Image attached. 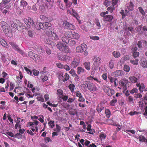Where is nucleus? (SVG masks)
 Here are the masks:
<instances>
[{
	"label": "nucleus",
	"instance_id": "obj_17",
	"mask_svg": "<svg viewBox=\"0 0 147 147\" xmlns=\"http://www.w3.org/2000/svg\"><path fill=\"white\" fill-rule=\"evenodd\" d=\"M80 142L82 144L83 146H88L90 144V142L87 140H84L83 139H82L80 140Z\"/></svg>",
	"mask_w": 147,
	"mask_h": 147
},
{
	"label": "nucleus",
	"instance_id": "obj_45",
	"mask_svg": "<svg viewBox=\"0 0 147 147\" xmlns=\"http://www.w3.org/2000/svg\"><path fill=\"white\" fill-rule=\"evenodd\" d=\"M121 11V12L120 11V13L122 15V18H123L127 14L126 13L128 12V11L127 10H125V12H124L123 10H122Z\"/></svg>",
	"mask_w": 147,
	"mask_h": 147
},
{
	"label": "nucleus",
	"instance_id": "obj_23",
	"mask_svg": "<svg viewBox=\"0 0 147 147\" xmlns=\"http://www.w3.org/2000/svg\"><path fill=\"white\" fill-rule=\"evenodd\" d=\"M56 46L57 48L59 49V50L63 51V49L66 48L67 47H64L63 46V44H61L60 43H59Z\"/></svg>",
	"mask_w": 147,
	"mask_h": 147
},
{
	"label": "nucleus",
	"instance_id": "obj_41",
	"mask_svg": "<svg viewBox=\"0 0 147 147\" xmlns=\"http://www.w3.org/2000/svg\"><path fill=\"white\" fill-rule=\"evenodd\" d=\"M138 9H139V11L141 14H142L143 16H144L145 15L146 13L142 7H138Z\"/></svg>",
	"mask_w": 147,
	"mask_h": 147
},
{
	"label": "nucleus",
	"instance_id": "obj_59",
	"mask_svg": "<svg viewBox=\"0 0 147 147\" xmlns=\"http://www.w3.org/2000/svg\"><path fill=\"white\" fill-rule=\"evenodd\" d=\"M41 77L42 81L43 82L47 81L48 80V77L47 76H42Z\"/></svg>",
	"mask_w": 147,
	"mask_h": 147
},
{
	"label": "nucleus",
	"instance_id": "obj_39",
	"mask_svg": "<svg viewBox=\"0 0 147 147\" xmlns=\"http://www.w3.org/2000/svg\"><path fill=\"white\" fill-rule=\"evenodd\" d=\"M17 51L19 53L24 57H26V55L25 53L22 50L19 49V48L18 49Z\"/></svg>",
	"mask_w": 147,
	"mask_h": 147
},
{
	"label": "nucleus",
	"instance_id": "obj_60",
	"mask_svg": "<svg viewBox=\"0 0 147 147\" xmlns=\"http://www.w3.org/2000/svg\"><path fill=\"white\" fill-rule=\"evenodd\" d=\"M107 73L103 74L102 75V79L105 80L106 82H107Z\"/></svg>",
	"mask_w": 147,
	"mask_h": 147
},
{
	"label": "nucleus",
	"instance_id": "obj_8",
	"mask_svg": "<svg viewBox=\"0 0 147 147\" xmlns=\"http://www.w3.org/2000/svg\"><path fill=\"white\" fill-rule=\"evenodd\" d=\"M80 60L79 58H76L74 59L71 64V67L72 68H76L79 65Z\"/></svg>",
	"mask_w": 147,
	"mask_h": 147
},
{
	"label": "nucleus",
	"instance_id": "obj_55",
	"mask_svg": "<svg viewBox=\"0 0 147 147\" xmlns=\"http://www.w3.org/2000/svg\"><path fill=\"white\" fill-rule=\"evenodd\" d=\"M18 127H19L20 128H21V125L20 124V121H19L18 122L16 123L15 125V127L16 129H17Z\"/></svg>",
	"mask_w": 147,
	"mask_h": 147
},
{
	"label": "nucleus",
	"instance_id": "obj_16",
	"mask_svg": "<svg viewBox=\"0 0 147 147\" xmlns=\"http://www.w3.org/2000/svg\"><path fill=\"white\" fill-rule=\"evenodd\" d=\"M1 59L6 64H9L10 61L9 58L7 57V56L5 55V54H3L1 57Z\"/></svg>",
	"mask_w": 147,
	"mask_h": 147
},
{
	"label": "nucleus",
	"instance_id": "obj_12",
	"mask_svg": "<svg viewBox=\"0 0 147 147\" xmlns=\"http://www.w3.org/2000/svg\"><path fill=\"white\" fill-rule=\"evenodd\" d=\"M86 46V45H82V46H79L76 47V51L78 53H82L84 52V51H85L86 47L84 45Z\"/></svg>",
	"mask_w": 147,
	"mask_h": 147
},
{
	"label": "nucleus",
	"instance_id": "obj_21",
	"mask_svg": "<svg viewBox=\"0 0 147 147\" xmlns=\"http://www.w3.org/2000/svg\"><path fill=\"white\" fill-rule=\"evenodd\" d=\"M71 38H74L76 39H78L80 37V35L74 32H73L72 34Z\"/></svg>",
	"mask_w": 147,
	"mask_h": 147
},
{
	"label": "nucleus",
	"instance_id": "obj_64",
	"mask_svg": "<svg viewBox=\"0 0 147 147\" xmlns=\"http://www.w3.org/2000/svg\"><path fill=\"white\" fill-rule=\"evenodd\" d=\"M138 91V89L136 88H134L133 89H132V90H131L130 91V92L132 94H133L134 93H136Z\"/></svg>",
	"mask_w": 147,
	"mask_h": 147
},
{
	"label": "nucleus",
	"instance_id": "obj_63",
	"mask_svg": "<svg viewBox=\"0 0 147 147\" xmlns=\"http://www.w3.org/2000/svg\"><path fill=\"white\" fill-rule=\"evenodd\" d=\"M64 57V61H69L70 60V57L68 56L65 55Z\"/></svg>",
	"mask_w": 147,
	"mask_h": 147
},
{
	"label": "nucleus",
	"instance_id": "obj_36",
	"mask_svg": "<svg viewBox=\"0 0 147 147\" xmlns=\"http://www.w3.org/2000/svg\"><path fill=\"white\" fill-rule=\"evenodd\" d=\"M112 54L115 58H118L119 57V51H114L113 52Z\"/></svg>",
	"mask_w": 147,
	"mask_h": 147
},
{
	"label": "nucleus",
	"instance_id": "obj_26",
	"mask_svg": "<svg viewBox=\"0 0 147 147\" xmlns=\"http://www.w3.org/2000/svg\"><path fill=\"white\" fill-rule=\"evenodd\" d=\"M84 65L85 68L88 70L90 69V63L89 62H86L84 63Z\"/></svg>",
	"mask_w": 147,
	"mask_h": 147
},
{
	"label": "nucleus",
	"instance_id": "obj_32",
	"mask_svg": "<svg viewBox=\"0 0 147 147\" xmlns=\"http://www.w3.org/2000/svg\"><path fill=\"white\" fill-rule=\"evenodd\" d=\"M106 136V134L104 133L101 132L100 135L99 137L100 140L102 141L103 140H105V139Z\"/></svg>",
	"mask_w": 147,
	"mask_h": 147
},
{
	"label": "nucleus",
	"instance_id": "obj_42",
	"mask_svg": "<svg viewBox=\"0 0 147 147\" xmlns=\"http://www.w3.org/2000/svg\"><path fill=\"white\" fill-rule=\"evenodd\" d=\"M114 99L111 100L110 102V104L111 106H114L115 104V103L117 102V100L115 99L114 96H113Z\"/></svg>",
	"mask_w": 147,
	"mask_h": 147
},
{
	"label": "nucleus",
	"instance_id": "obj_61",
	"mask_svg": "<svg viewBox=\"0 0 147 147\" xmlns=\"http://www.w3.org/2000/svg\"><path fill=\"white\" fill-rule=\"evenodd\" d=\"M33 74L35 76H38V75L39 72L37 70L34 69L32 70Z\"/></svg>",
	"mask_w": 147,
	"mask_h": 147
},
{
	"label": "nucleus",
	"instance_id": "obj_28",
	"mask_svg": "<svg viewBox=\"0 0 147 147\" xmlns=\"http://www.w3.org/2000/svg\"><path fill=\"white\" fill-rule=\"evenodd\" d=\"M115 94V92L113 89L110 88L107 92V94L109 96H111Z\"/></svg>",
	"mask_w": 147,
	"mask_h": 147
},
{
	"label": "nucleus",
	"instance_id": "obj_5",
	"mask_svg": "<svg viewBox=\"0 0 147 147\" xmlns=\"http://www.w3.org/2000/svg\"><path fill=\"white\" fill-rule=\"evenodd\" d=\"M87 85V89L91 91H95L97 90L95 85L89 81H88Z\"/></svg>",
	"mask_w": 147,
	"mask_h": 147
},
{
	"label": "nucleus",
	"instance_id": "obj_38",
	"mask_svg": "<svg viewBox=\"0 0 147 147\" xmlns=\"http://www.w3.org/2000/svg\"><path fill=\"white\" fill-rule=\"evenodd\" d=\"M111 1L109 0H105L103 3V5L106 7H108L111 4Z\"/></svg>",
	"mask_w": 147,
	"mask_h": 147
},
{
	"label": "nucleus",
	"instance_id": "obj_6",
	"mask_svg": "<svg viewBox=\"0 0 147 147\" xmlns=\"http://www.w3.org/2000/svg\"><path fill=\"white\" fill-rule=\"evenodd\" d=\"M13 24L11 23V27L14 28H18V26L20 27L22 26V24L20 22L16 19H13L12 20V22Z\"/></svg>",
	"mask_w": 147,
	"mask_h": 147
},
{
	"label": "nucleus",
	"instance_id": "obj_48",
	"mask_svg": "<svg viewBox=\"0 0 147 147\" xmlns=\"http://www.w3.org/2000/svg\"><path fill=\"white\" fill-rule=\"evenodd\" d=\"M65 55L61 54L60 55H58L57 57V58L59 60H61V61H64V59Z\"/></svg>",
	"mask_w": 147,
	"mask_h": 147
},
{
	"label": "nucleus",
	"instance_id": "obj_1",
	"mask_svg": "<svg viewBox=\"0 0 147 147\" xmlns=\"http://www.w3.org/2000/svg\"><path fill=\"white\" fill-rule=\"evenodd\" d=\"M1 24L5 34L10 38L12 36V34L11 29L8 24L4 21H2Z\"/></svg>",
	"mask_w": 147,
	"mask_h": 147
},
{
	"label": "nucleus",
	"instance_id": "obj_43",
	"mask_svg": "<svg viewBox=\"0 0 147 147\" xmlns=\"http://www.w3.org/2000/svg\"><path fill=\"white\" fill-rule=\"evenodd\" d=\"M28 27L30 26L31 25H33V20L30 18H28Z\"/></svg>",
	"mask_w": 147,
	"mask_h": 147
},
{
	"label": "nucleus",
	"instance_id": "obj_50",
	"mask_svg": "<svg viewBox=\"0 0 147 147\" xmlns=\"http://www.w3.org/2000/svg\"><path fill=\"white\" fill-rule=\"evenodd\" d=\"M123 69L124 71L128 72L130 70L129 67V66L125 65Z\"/></svg>",
	"mask_w": 147,
	"mask_h": 147
},
{
	"label": "nucleus",
	"instance_id": "obj_40",
	"mask_svg": "<svg viewBox=\"0 0 147 147\" xmlns=\"http://www.w3.org/2000/svg\"><path fill=\"white\" fill-rule=\"evenodd\" d=\"M68 88L72 92L74 91L75 86L74 84H70L68 86Z\"/></svg>",
	"mask_w": 147,
	"mask_h": 147
},
{
	"label": "nucleus",
	"instance_id": "obj_47",
	"mask_svg": "<svg viewBox=\"0 0 147 147\" xmlns=\"http://www.w3.org/2000/svg\"><path fill=\"white\" fill-rule=\"evenodd\" d=\"M138 139L140 141L142 142H144L146 140L145 138L142 136H140L139 137Z\"/></svg>",
	"mask_w": 147,
	"mask_h": 147
},
{
	"label": "nucleus",
	"instance_id": "obj_15",
	"mask_svg": "<svg viewBox=\"0 0 147 147\" xmlns=\"http://www.w3.org/2000/svg\"><path fill=\"white\" fill-rule=\"evenodd\" d=\"M140 61V64L143 67L146 68L147 67V61L145 58H142Z\"/></svg>",
	"mask_w": 147,
	"mask_h": 147
},
{
	"label": "nucleus",
	"instance_id": "obj_37",
	"mask_svg": "<svg viewBox=\"0 0 147 147\" xmlns=\"http://www.w3.org/2000/svg\"><path fill=\"white\" fill-rule=\"evenodd\" d=\"M6 4L1 2L0 4V10H2L4 9V8H6L7 6L6 5Z\"/></svg>",
	"mask_w": 147,
	"mask_h": 147
},
{
	"label": "nucleus",
	"instance_id": "obj_9",
	"mask_svg": "<svg viewBox=\"0 0 147 147\" xmlns=\"http://www.w3.org/2000/svg\"><path fill=\"white\" fill-rule=\"evenodd\" d=\"M108 78L109 79V81L110 82H114V86L116 88H119V87L118 86V83L117 82V80L116 78H113L111 76H108Z\"/></svg>",
	"mask_w": 147,
	"mask_h": 147
},
{
	"label": "nucleus",
	"instance_id": "obj_10",
	"mask_svg": "<svg viewBox=\"0 0 147 147\" xmlns=\"http://www.w3.org/2000/svg\"><path fill=\"white\" fill-rule=\"evenodd\" d=\"M102 17L103 21L105 23L111 22L113 18V17L112 16L109 15H107Z\"/></svg>",
	"mask_w": 147,
	"mask_h": 147
},
{
	"label": "nucleus",
	"instance_id": "obj_58",
	"mask_svg": "<svg viewBox=\"0 0 147 147\" xmlns=\"http://www.w3.org/2000/svg\"><path fill=\"white\" fill-rule=\"evenodd\" d=\"M109 11H106L105 12H102L100 13V16L101 17H104L105 16H106V14H107L109 13Z\"/></svg>",
	"mask_w": 147,
	"mask_h": 147
},
{
	"label": "nucleus",
	"instance_id": "obj_3",
	"mask_svg": "<svg viewBox=\"0 0 147 147\" xmlns=\"http://www.w3.org/2000/svg\"><path fill=\"white\" fill-rule=\"evenodd\" d=\"M62 25L65 28L67 29L74 30L75 28V26L74 25L66 21H63Z\"/></svg>",
	"mask_w": 147,
	"mask_h": 147
},
{
	"label": "nucleus",
	"instance_id": "obj_44",
	"mask_svg": "<svg viewBox=\"0 0 147 147\" xmlns=\"http://www.w3.org/2000/svg\"><path fill=\"white\" fill-rule=\"evenodd\" d=\"M54 121H51L48 123L49 126L51 128H53L54 126Z\"/></svg>",
	"mask_w": 147,
	"mask_h": 147
},
{
	"label": "nucleus",
	"instance_id": "obj_14",
	"mask_svg": "<svg viewBox=\"0 0 147 147\" xmlns=\"http://www.w3.org/2000/svg\"><path fill=\"white\" fill-rule=\"evenodd\" d=\"M28 55L34 61H36L37 59H38L37 57L35 56V55H36L32 51H29L28 53Z\"/></svg>",
	"mask_w": 147,
	"mask_h": 147
},
{
	"label": "nucleus",
	"instance_id": "obj_30",
	"mask_svg": "<svg viewBox=\"0 0 147 147\" xmlns=\"http://www.w3.org/2000/svg\"><path fill=\"white\" fill-rule=\"evenodd\" d=\"M88 81H86L84 82V83L82 84L81 85V88L83 90H85L86 88H87V83Z\"/></svg>",
	"mask_w": 147,
	"mask_h": 147
},
{
	"label": "nucleus",
	"instance_id": "obj_53",
	"mask_svg": "<svg viewBox=\"0 0 147 147\" xmlns=\"http://www.w3.org/2000/svg\"><path fill=\"white\" fill-rule=\"evenodd\" d=\"M110 88L106 86H103L102 87V89L105 92H107Z\"/></svg>",
	"mask_w": 147,
	"mask_h": 147
},
{
	"label": "nucleus",
	"instance_id": "obj_56",
	"mask_svg": "<svg viewBox=\"0 0 147 147\" xmlns=\"http://www.w3.org/2000/svg\"><path fill=\"white\" fill-rule=\"evenodd\" d=\"M24 69L28 74H30V75H32V72L29 69H28L26 67H24Z\"/></svg>",
	"mask_w": 147,
	"mask_h": 147
},
{
	"label": "nucleus",
	"instance_id": "obj_22",
	"mask_svg": "<svg viewBox=\"0 0 147 147\" xmlns=\"http://www.w3.org/2000/svg\"><path fill=\"white\" fill-rule=\"evenodd\" d=\"M72 13L71 15L74 17L76 18L77 20H78V18H79V16L78 14L77 13L76 11L73 9H72Z\"/></svg>",
	"mask_w": 147,
	"mask_h": 147
},
{
	"label": "nucleus",
	"instance_id": "obj_25",
	"mask_svg": "<svg viewBox=\"0 0 147 147\" xmlns=\"http://www.w3.org/2000/svg\"><path fill=\"white\" fill-rule=\"evenodd\" d=\"M9 43L11 45L12 48L16 51L19 48L18 46L13 42H9Z\"/></svg>",
	"mask_w": 147,
	"mask_h": 147
},
{
	"label": "nucleus",
	"instance_id": "obj_54",
	"mask_svg": "<svg viewBox=\"0 0 147 147\" xmlns=\"http://www.w3.org/2000/svg\"><path fill=\"white\" fill-rule=\"evenodd\" d=\"M109 66L111 69H112L114 66L113 61L111 60L110 61Z\"/></svg>",
	"mask_w": 147,
	"mask_h": 147
},
{
	"label": "nucleus",
	"instance_id": "obj_4",
	"mask_svg": "<svg viewBox=\"0 0 147 147\" xmlns=\"http://www.w3.org/2000/svg\"><path fill=\"white\" fill-rule=\"evenodd\" d=\"M38 25L40 28L44 30L47 29L51 26V24L48 22L42 23L40 22L39 23Z\"/></svg>",
	"mask_w": 147,
	"mask_h": 147
},
{
	"label": "nucleus",
	"instance_id": "obj_18",
	"mask_svg": "<svg viewBox=\"0 0 147 147\" xmlns=\"http://www.w3.org/2000/svg\"><path fill=\"white\" fill-rule=\"evenodd\" d=\"M104 109V107L102 105V104H100L97 105L96 110L98 113H100Z\"/></svg>",
	"mask_w": 147,
	"mask_h": 147
},
{
	"label": "nucleus",
	"instance_id": "obj_62",
	"mask_svg": "<svg viewBox=\"0 0 147 147\" xmlns=\"http://www.w3.org/2000/svg\"><path fill=\"white\" fill-rule=\"evenodd\" d=\"M56 129L55 130V131H57V132H60V131L61 129V127L60 126L57 124H56Z\"/></svg>",
	"mask_w": 147,
	"mask_h": 147
},
{
	"label": "nucleus",
	"instance_id": "obj_19",
	"mask_svg": "<svg viewBox=\"0 0 147 147\" xmlns=\"http://www.w3.org/2000/svg\"><path fill=\"white\" fill-rule=\"evenodd\" d=\"M94 22L97 28L98 29H99L101 28V26L99 20L98 18L95 19Z\"/></svg>",
	"mask_w": 147,
	"mask_h": 147
},
{
	"label": "nucleus",
	"instance_id": "obj_29",
	"mask_svg": "<svg viewBox=\"0 0 147 147\" xmlns=\"http://www.w3.org/2000/svg\"><path fill=\"white\" fill-rule=\"evenodd\" d=\"M72 32H73L72 31H67L64 33V36L67 37L71 38Z\"/></svg>",
	"mask_w": 147,
	"mask_h": 147
},
{
	"label": "nucleus",
	"instance_id": "obj_31",
	"mask_svg": "<svg viewBox=\"0 0 147 147\" xmlns=\"http://www.w3.org/2000/svg\"><path fill=\"white\" fill-rule=\"evenodd\" d=\"M84 69L80 67H79L77 68V73L78 74H80L81 73H84Z\"/></svg>",
	"mask_w": 147,
	"mask_h": 147
},
{
	"label": "nucleus",
	"instance_id": "obj_35",
	"mask_svg": "<svg viewBox=\"0 0 147 147\" xmlns=\"http://www.w3.org/2000/svg\"><path fill=\"white\" fill-rule=\"evenodd\" d=\"M76 42L72 39H70L67 45L70 46H74L76 44Z\"/></svg>",
	"mask_w": 147,
	"mask_h": 147
},
{
	"label": "nucleus",
	"instance_id": "obj_52",
	"mask_svg": "<svg viewBox=\"0 0 147 147\" xmlns=\"http://www.w3.org/2000/svg\"><path fill=\"white\" fill-rule=\"evenodd\" d=\"M72 4V2H68L65 3V7L67 8H69Z\"/></svg>",
	"mask_w": 147,
	"mask_h": 147
},
{
	"label": "nucleus",
	"instance_id": "obj_51",
	"mask_svg": "<svg viewBox=\"0 0 147 147\" xmlns=\"http://www.w3.org/2000/svg\"><path fill=\"white\" fill-rule=\"evenodd\" d=\"M138 59H136L135 60H131L130 62L133 64L135 65H137L138 64Z\"/></svg>",
	"mask_w": 147,
	"mask_h": 147
},
{
	"label": "nucleus",
	"instance_id": "obj_33",
	"mask_svg": "<svg viewBox=\"0 0 147 147\" xmlns=\"http://www.w3.org/2000/svg\"><path fill=\"white\" fill-rule=\"evenodd\" d=\"M115 10L114 6L112 5L110 7H108L107 9V10L110 13H112L113 11Z\"/></svg>",
	"mask_w": 147,
	"mask_h": 147
},
{
	"label": "nucleus",
	"instance_id": "obj_20",
	"mask_svg": "<svg viewBox=\"0 0 147 147\" xmlns=\"http://www.w3.org/2000/svg\"><path fill=\"white\" fill-rule=\"evenodd\" d=\"M0 44L4 47L7 48L8 47L6 42L3 39L0 38Z\"/></svg>",
	"mask_w": 147,
	"mask_h": 147
},
{
	"label": "nucleus",
	"instance_id": "obj_2",
	"mask_svg": "<svg viewBox=\"0 0 147 147\" xmlns=\"http://www.w3.org/2000/svg\"><path fill=\"white\" fill-rule=\"evenodd\" d=\"M127 82L128 81L125 79H122L121 82L122 87L120 88V89H121L126 96H128L129 95L128 90H127L126 85Z\"/></svg>",
	"mask_w": 147,
	"mask_h": 147
},
{
	"label": "nucleus",
	"instance_id": "obj_13",
	"mask_svg": "<svg viewBox=\"0 0 147 147\" xmlns=\"http://www.w3.org/2000/svg\"><path fill=\"white\" fill-rule=\"evenodd\" d=\"M65 36H63L61 38V40L63 42V47H67L66 45H67L70 38H69Z\"/></svg>",
	"mask_w": 147,
	"mask_h": 147
},
{
	"label": "nucleus",
	"instance_id": "obj_7",
	"mask_svg": "<svg viewBox=\"0 0 147 147\" xmlns=\"http://www.w3.org/2000/svg\"><path fill=\"white\" fill-rule=\"evenodd\" d=\"M51 30H52V28H50L49 29L50 32L49 34V37H51L52 40H57L59 39V38L58 36L54 33L53 31L52 30L51 31Z\"/></svg>",
	"mask_w": 147,
	"mask_h": 147
},
{
	"label": "nucleus",
	"instance_id": "obj_34",
	"mask_svg": "<svg viewBox=\"0 0 147 147\" xmlns=\"http://www.w3.org/2000/svg\"><path fill=\"white\" fill-rule=\"evenodd\" d=\"M57 2L59 3V6L60 9L63 10H65V7L63 3L62 2H61L60 1H58Z\"/></svg>",
	"mask_w": 147,
	"mask_h": 147
},
{
	"label": "nucleus",
	"instance_id": "obj_46",
	"mask_svg": "<svg viewBox=\"0 0 147 147\" xmlns=\"http://www.w3.org/2000/svg\"><path fill=\"white\" fill-rule=\"evenodd\" d=\"M140 53L138 52L134 51L133 53V56L135 58L138 57Z\"/></svg>",
	"mask_w": 147,
	"mask_h": 147
},
{
	"label": "nucleus",
	"instance_id": "obj_24",
	"mask_svg": "<svg viewBox=\"0 0 147 147\" xmlns=\"http://www.w3.org/2000/svg\"><path fill=\"white\" fill-rule=\"evenodd\" d=\"M129 79L130 82L133 83L137 82L138 80V79L134 76H130L129 78Z\"/></svg>",
	"mask_w": 147,
	"mask_h": 147
},
{
	"label": "nucleus",
	"instance_id": "obj_11",
	"mask_svg": "<svg viewBox=\"0 0 147 147\" xmlns=\"http://www.w3.org/2000/svg\"><path fill=\"white\" fill-rule=\"evenodd\" d=\"M28 4L27 2L24 0H22L20 2V3L18 7L20 10L24 9Z\"/></svg>",
	"mask_w": 147,
	"mask_h": 147
},
{
	"label": "nucleus",
	"instance_id": "obj_57",
	"mask_svg": "<svg viewBox=\"0 0 147 147\" xmlns=\"http://www.w3.org/2000/svg\"><path fill=\"white\" fill-rule=\"evenodd\" d=\"M90 38L91 39L95 40H98L100 39L99 37L98 36H90Z\"/></svg>",
	"mask_w": 147,
	"mask_h": 147
},
{
	"label": "nucleus",
	"instance_id": "obj_49",
	"mask_svg": "<svg viewBox=\"0 0 147 147\" xmlns=\"http://www.w3.org/2000/svg\"><path fill=\"white\" fill-rule=\"evenodd\" d=\"M65 78L63 79V82H64L65 81L68 80L69 78V76L68 74L66 73L64 75Z\"/></svg>",
	"mask_w": 147,
	"mask_h": 147
},
{
	"label": "nucleus",
	"instance_id": "obj_27",
	"mask_svg": "<svg viewBox=\"0 0 147 147\" xmlns=\"http://www.w3.org/2000/svg\"><path fill=\"white\" fill-rule=\"evenodd\" d=\"M105 114L106 117L109 118L111 115L110 111L109 109H105Z\"/></svg>",
	"mask_w": 147,
	"mask_h": 147
}]
</instances>
